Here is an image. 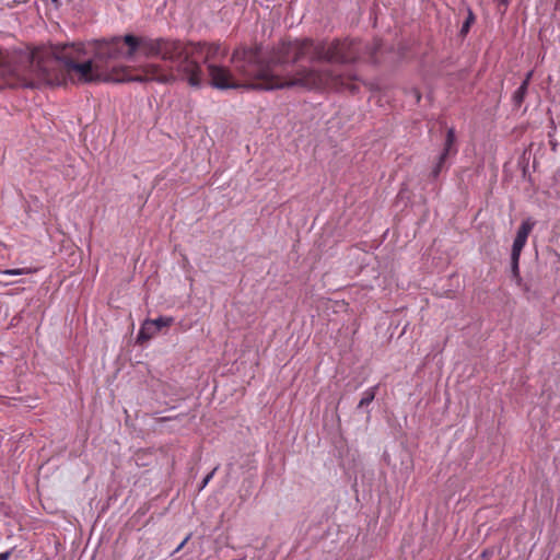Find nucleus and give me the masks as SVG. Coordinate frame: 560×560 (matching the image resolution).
Here are the masks:
<instances>
[{
  "label": "nucleus",
  "mask_w": 560,
  "mask_h": 560,
  "mask_svg": "<svg viewBox=\"0 0 560 560\" xmlns=\"http://www.w3.org/2000/svg\"><path fill=\"white\" fill-rule=\"evenodd\" d=\"M520 257L521 256H515V255L511 254V268H512V272L514 273V276H518V271H520V268H518Z\"/></svg>",
  "instance_id": "9b49d317"
},
{
  "label": "nucleus",
  "mask_w": 560,
  "mask_h": 560,
  "mask_svg": "<svg viewBox=\"0 0 560 560\" xmlns=\"http://www.w3.org/2000/svg\"><path fill=\"white\" fill-rule=\"evenodd\" d=\"M456 153V132L455 129L452 127L448 128L446 131L444 148L440 155H442L443 158H448L450 155H455Z\"/></svg>",
  "instance_id": "39448f33"
},
{
  "label": "nucleus",
  "mask_w": 560,
  "mask_h": 560,
  "mask_svg": "<svg viewBox=\"0 0 560 560\" xmlns=\"http://www.w3.org/2000/svg\"><path fill=\"white\" fill-rule=\"evenodd\" d=\"M528 88H525L523 85H520L516 91L512 95V102L515 107H520L527 94Z\"/></svg>",
  "instance_id": "0eeeda50"
},
{
  "label": "nucleus",
  "mask_w": 560,
  "mask_h": 560,
  "mask_svg": "<svg viewBox=\"0 0 560 560\" xmlns=\"http://www.w3.org/2000/svg\"><path fill=\"white\" fill-rule=\"evenodd\" d=\"M377 389L378 385H375L364 390L363 396L358 404V409L369 406L374 400Z\"/></svg>",
  "instance_id": "423d86ee"
},
{
  "label": "nucleus",
  "mask_w": 560,
  "mask_h": 560,
  "mask_svg": "<svg viewBox=\"0 0 560 560\" xmlns=\"http://www.w3.org/2000/svg\"><path fill=\"white\" fill-rule=\"evenodd\" d=\"M190 538V535H188L178 546L177 548L174 550L173 555L178 552L179 550H182L184 548V546L186 545V542L189 540Z\"/></svg>",
  "instance_id": "2eb2a0df"
},
{
  "label": "nucleus",
  "mask_w": 560,
  "mask_h": 560,
  "mask_svg": "<svg viewBox=\"0 0 560 560\" xmlns=\"http://www.w3.org/2000/svg\"><path fill=\"white\" fill-rule=\"evenodd\" d=\"M494 2L498 4V8L502 9V11L504 12L510 3V0H494Z\"/></svg>",
  "instance_id": "4468645a"
},
{
  "label": "nucleus",
  "mask_w": 560,
  "mask_h": 560,
  "mask_svg": "<svg viewBox=\"0 0 560 560\" xmlns=\"http://www.w3.org/2000/svg\"><path fill=\"white\" fill-rule=\"evenodd\" d=\"M70 48H80L79 43L54 45L49 52H20L0 61V89L34 88L37 82L61 85L69 81L79 84L78 75L72 72L71 66L80 61H77Z\"/></svg>",
  "instance_id": "f03ea898"
},
{
  "label": "nucleus",
  "mask_w": 560,
  "mask_h": 560,
  "mask_svg": "<svg viewBox=\"0 0 560 560\" xmlns=\"http://www.w3.org/2000/svg\"><path fill=\"white\" fill-rule=\"evenodd\" d=\"M36 269L34 268H14V269H4L0 270V276H23L34 273Z\"/></svg>",
  "instance_id": "6e6552de"
},
{
  "label": "nucleus",
  "mask_w": 560,
  "mask_h": 560,
  "mask_svg": "<svg viewBox=\"0 0 560 560\" xmlns=\"http://www.w3.org/2000/svg\"><path fill=\"white\" fill-rule=\"evenodd\" d=\"M174 323L172 316H160L155 319H145L138 331L137 341L144 342L155 337L163 328L170 327Z\"/></svg>",
  "instance_id": "7ed1b4c3"
},
{
  "label": "nucleus",
  "mask_w": 560,
  "mask_h": 560,
  "mask_svg": "<svg viewBox=\"0 0 560 560\" xmlns=\"http://www.w3.org/2000/svg\"><path fill=\"white\" fill-rule=\"evenodd\" d=\"M533 74H534V71L530 70L528 71L526 74H525V78L524 80L522 81L521 85L525 86V88H528L529 83H530V80L533 78Z\"/></svg>",
  "instance_id": "ddd939ff"
},
{
  "label": "nucleus",
  "mask_w": 560,
  "mask_h": 560,
  "mask_svg": "<svg viewBox=\"0 0 560 560\" xmlns=\"http://www.w3.org/2000/svg\"><path fill=\"white\" fill-rule=\"evenodd\" d=\"M475 22V15L470 9H468V15L462 25L460 34L465 35L469 32L471 24Z\"/></svg>",
  "instance_id": "1a4fd4ad"
},
{
  "label": "nucleus",
  "mask_w": 560,
  "mask_h": 560,
  "mask_svg": "<svg viewBox=\"0 0 560 560\" xmlns=\"http://www.w3.org/2000/svg\"><path fill=\"white\" fill-rule=\"evenodd\" d=\"M9 556H10V552H2L0 553V560H8L9 559Z\"/></svg>",
  "instance_id": "dca6fc26"
},
{
  "label": "nucleus",
  "mask_w": 560,
  "mask_h": 560,
  "mask_svg": "<svg viewBox=\"0 0 560 560\" xmlns=\"http://www.w3.org/2000/svg\"><path fill=\"white\" fill-rule=\"evenodd\" d=\"M79 46L70 48L80 61L71 66L79 84L182 80L198 88L203 82V71L197 58H202L210 84L219 90H340L349 88L347 81L355 75L342 73L339 66L360 59L363 50H369L371 58L375 54L374 48L358 39L327 43L304 38L280 42L267 60H262L259 47H238L232 52L229 67L219 62L228 55V49L219 43L128 34L79 43Z\"/></svg>",
  "instance_id": "f257e3e1"
},
{
  "label": "nucleus",
  "mask_w": 560,
  "mask_h": 560,
  "mask_svg": "<svg viewBox=\"0 0 560 560\" xmlns=\"http://www.w3.org/2000/svg\"><path fill=\"white\" fill-rule=\"evenodd\" d=\"M534 226H535V221H533L530 218L524 220L521 223V225L516 232V236L514 238L513 245H512V250H511L512 255L521 256V253L526 245L528 235L532 232V230L534 229Z\"/></svg>",
  "instance_id": "20e7f679"
},
{
  "label": "nucleus",
  "mask_w": 560,
  "mask_h": 560,
  "mask_svg": "<svg viewBox=\"0 0 560 560\" xmlns=\"http://www.w3.org/2000/svg\"><path fill=\"white\" fill-rule=\"evenodd\" d=\"M218 467L213 468L202 480L200 487H199V490H202L203 488L207 487V485L210 482V480L213 478L215 471H217Z\"/></svg>",
  "instance_id": "f8f14e48"
},
{
  "label": "nucleus",
  "mask_w": 560,
  "mask_h": 560,
  "mask_svg": "<svg viewBox=\"0 0 560 560\" xmlns=\"http://www.w3.org/2000/svg\"><path fill=\"white\" fill-rule=\"evenodd\" d=\"M446 159L447 158H443L442 155H439L438 162L435 163V165H434V167L432 168V172H431V176L433 178H438V176L440 175L442 168L445 165Z\"/></svg>",
  "instance_id": "9d476101"
},
{
  "label": "nucleus",
  "mask_w": 560,
  "mask_h": 560,
  "mask_svg": "<svg viewBox=\"0 0 560 560\" xmlns=\"http://www.w3.org/2000/svg\"><path fill=\"white\" fill-rule=\"evenodd\" d=\"M413 93H415V97H416L417 102H419L421 98L419 91H415Z\"/></svg>",
  "instance_id": "f3484780"
}]
</instances>
